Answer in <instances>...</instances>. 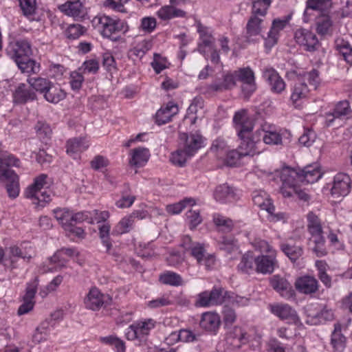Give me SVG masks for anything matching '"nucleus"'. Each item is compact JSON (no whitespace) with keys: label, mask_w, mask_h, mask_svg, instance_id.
<instances>
[{"label":"nucleus","mask_w":352,"mask_h":352,"mask_svg":"<svg viewBox=\"0 0 352 352\" xmlns=\"http://www.w3.org/2000/svg\"><path fill=\"white\" fill-rule=\"evenodd\" d=\"M316 138V133L309 129H305L304 133L300 136L299 143L305 146H310L315 142Z\"/></svg>","instance_id":"59"},{"label":"nucleus","mask_w":352,"mask_h":352,"mask_svg":"<svg viewBox=\"0 0 352 352\" xmlns=\"http://www.w3.org/2000/svg\"><path fill=\"white\" fill-rule=\"evenodd\" d=\"M134 221L131 217V214L122 218L118 223L114 227L113 230V234L120 235L124 233H127L131 229L133 225Z\"/></svg>","instance_id":"47"},{"label":"nucleus","mask_w":352,"mask_h":352,"mask_svg":"<svg viewBox=\"0 0 352 352\" xmlns=\"http://www.w3.org/2000/svg\"><path fill=\"white\" fill-rule=\"evenodd\" d=\"M335 47L344 60L352 65V47L349 43L342 38H337L335 41Z\"/></svg>","instance_id":"37"},{"label":"nucleus","mask_w":352,"mask_h":352,"mask_svg":"<svg viewBox=\"0 0 352 352\" xmlns=\"http://www.w3.org/2000/svg\"><path fill=\"white\" fill-rule=\"evenodd\" d=\"M175 4L170 6H164L162 7L157 12V15L162 20H169L175 17H184L186 12L179 8L175 7Z\"/></svg>","instance_id":"30"},{"label":"nucleus","mask_w":352,"mask_h":352,"mask_svg":"<svg viewBox=\"0 0 352 352\" xmlns=\"http://www.w3.org/2000/svg\"><path fill=\"white\" fill-rule=\"evenodd\" d=\"M5 256L7 260H9L12 264L16 262L19 258H27L28 259H30L31 258V256H27L26 255H25L21 251V250L18 246L16 245L9 247L7 250V254H5Z\"/></svg>","instance_id":"55"},{"label":"nucleus","mask_w":352,"mask_h":352,"mask_svg":"<svg viewBox=\"0 0 352 352\" xmlns=\"http://www.w3.org/2000/svg\"><path fill=\"white\" fill-rule=\"evenodd\" d=\"M254 248L261 252L268 254L276 253V251L270 246V245L265 240L261 239H255L252 242Z\"/></svg>","instance_id":"64"},{"label":"nucleus","mask_w":352,"mask_h":352,"mask_svg":"<svg viewBox=\"0 0 352 352\" xmlns=\"http://www.w3.org/2000/svg\"><path fill=\"white\" fill-rule=\"evenodd\" d=\"M255 260L256 257L253 256L252 253L250 252L245 253L242 256L241 261L237 266L238 270L244 274H252L254 272H256Z\"/></svg>","instance_id":"36"},{"label":"nucleus","mask_w":352,"mask_h":352,"mask_svg":"<svg viewBox=\"0 0 352 352\" xmlns=\"http://www.w3.org/2000/svg\"><path fill=\"white\" fill-rule=\"evenodd\" d=\"M322 176V173L317 164L306 166L303 170L298 172V179L300 182L312 184L317 182Z\"/></svg>","instance_id":"22"},{"label":"nucleus","mask_w":352,"mask_h":352,"mask_svg":"<svg viewBox=\"0 0 352 352\" xmlns=\"http://www.w3.org/2000/svg\"><path fill=\"white\" fill-rule=\"evenodd\" d=\"M150 157L148 148L139 147L131 151L129 164L131 166L140 167L147 162Z\"/></svg>","instance_id":"27"},{"label":"nucleus","mask_w":352,"mask_h":352,"mask_svg":"<svg viewBox=\"0 0 352 352\" xmlns=\"http://www.w3.org/2000/svg\"><path fill=\"white\" fill-rule=\"evenodd\" d=\"M198 31L200 34V39L201 43L199 44V51L201 54L205 53L204 47H210L214 42V38L212 34L208 31L207 28L203 26H199Z\"/></svg>","instance_id":"45"},{"label":"nucleus","mask_w":352,"mask_h":352,"mask_svg":"<svg viewBox=\"0 0 352 352\" xmlns=\"http://www.w3.org/2000/svg\"><path fill=\"white\" fill-rule=\"evenodd\" d=\"M233 121L239 138H248L249 135H251L254 125L248 118L245 110L236 112Z\"/></svg>","instance_id":"10"},{"label":"nucleus","mask_w":352,"mask_h":352,"mask_svg":"<svg viewBox=\"0 0 352 352\" xmlns=\"http://www.w3.org/2000/svg\"><path fill=\"white\" fill-rule=\"evenodd\" d=\"M221 320L214 312H206L202 314L200 326L206 331L215 332L219 327Z\"/></svg>","instance_id":"25"},{"label":"nucleus","mask_w":352,"mask_h":352,"mask_svg":"<svg viewBox=\"0 0 352 352\" xmlns=\"http://www.w3.org/2000/svg\"><path fill=\"white\" fill-rule=\"evenodd\" d=\"M156 322L152 318L139 320L131 324L126 331L129 340H142L155 328Z\"/></svg>","instance_id":"5"},{"label":"nucleus","mask_w":352,"mask_h":352,"mask_svg":"<svg viewBox=\"0 0 352 352\" xmlns=\"http://www.w3.org/2000/svg\"><path fill=\"white\" fill-rule=\"evenodd\" d=\"M346 338L341 333V326L334 325V331L331 334V343L335 352H342L345 348Z\"/></svg>","instance_id":"35"},{"label":"nucleus","mask_w":352,"mask_h":352,"mask_svg":"<svg viewBox=\"0 0 352 352\" xmlns=\"http://www.w3.org/2000/svg\"><path fill=\"white\" fill-rule=\"evenodd\" d=\"M86 31L85 28L80 24H71L65 30V34L69 39H76Z\"/></svg>","instance_id":"56"},{"label":"nucleus","mask_w":352,"mask_h":352,"mask_svg":"<svg viewBox=\"0 0 352 352\" xmlns=\"http://www.w3.org/2000/svg\"><path fill=\"white\" fill-rule=\"evenodd\" d=\"M110 229L111 226L109 223H104L98 226L100 237L107 250H109L112 246L109 241Z\"/></svg>","instance_id":"57"},{"label":"nucleus","mask_w":352,"mask_h":352,"mask_svg":"<svg viewBox=\"0 0 352 352\" xmlns=\"http://www.w3.org/2000/svg\"><path fill=\"white\" fill-rule=\"evenodd\" d=\"M256 133L262 137L263 142L270 145H278L282 144V136L276 131L270 129L267 125L262 126L261 129L258 130Z\"/></svg>","instance_id":"26"},{"label":"nucleus","mask_w":352,"mask_h":352,"mask_svg":"<svg viewBox=\"0 0 352 352\" xmlns=\"http://www.w3.org/2000/svg\"><path fill=\"white\" fill-rule=\"evenodd\" d=\"M190 157L187 155L183 148L179 146V148L172 153L170 160L174 165L182 167L185 165L188 158Z\"/></svg>","instance_id":"53"},{"label":"nucleus","mask_w":352,"mask_h":352,"mask_svg":"<svg viewBox=\"0 0 352 352\" xmlns=\"http://www.w3.org/2000/svg\"><path fill=\"white\" fill-rule=\"evenodd\" d=\"M240 139L241 140V142L239 148L241 151L242 155L245 156H254V155L259 154L261 153L259 147L262 143L259 140H254L250 138V135H249L248 138Z\"/></svg>","instance_id":"24"},{"label":"nucleus","mask_w":352,"mask_h":352,"mask_svg":"<svg viewBox=\"0 0 352 352\" xmlns=\"http://www.w3.org/2000/svg\"><path fill=\"white\" fill-rule=\"evenodd\" d=\"M351 112L349 103L346 100L339 102L335 109L332 115L335 118H340L341 116H346Z\"/></svg>","instance_id":"61"},{"label":"nucleus","mask_w":352,"mask_h":352,"mask_svg":"<svg viewBox=\"0 0 352 352\" xmlns=\"http://www.w3.org/2000/svg\"><path fill=\"white\" fill-rule=\"evenodd\" d=\"M24 15L32 16L35 14L36 9V0H18Z\"/></svg>","instance_id":"58"},{"label":"nucleus","mask_w":352,"mask_h":352,"mask_svg":"<svg viewBox=\"0 0 352 352\" xmlns=\"http://www.w3.org/2000/svg\"><path fill=\"white\" fill-rule=\"evenodd\" d=\"M270 283L273 289L278 292L282 297L287 299L293 297L294 290L286 279L278 276H274L271 279Z\"/></svg>","instance_id":"20"},{"label":"nucleus","mask_w":352,"mask_h":352,"mask_svg":"<svg viewBox=\"0 0 352 352\" xmlns=\"http://www.w3.org/2000/svg\"><path fill=\"white\" fill-rule=\"evenodd\" d=\"M234 190L227 184L217 186L214 192V199L221 202L231 201L235 199Z\"/></svg>","instance_id":"32"},{"label":"nucleus","mask_w":352,"mask_h":352,"mask_svg":"<svg viewBox=\"0 0 352 352\" xmlns=\"http://www.w3.org/2000/svg\"><path fill=\"white\" fill-rule=\"evenodd\" d=\"M202 144L203 138L198 133H183L179 134V146L183 148L187 155L190 156H193L201 148Z\"/></svg>","instance_id":"9"},{"label":"nucleus","mask_w":352,"mask_h":352,"mask_svg":"<svg viewBox=\"0 0 352 352\" xmlns=\"http://www.w3.org/2000/svg\"><path fill=\"white\" fill-rule=\"evenodd\" d=\"M296 42L305 47L309 52H314L319 46V41L316 35L309 30L300 28L294 34Z\"/></svg>","instance_id":"11"},{"label":"nucleus","mask_w":352,"mask_h":352,"mask_svg":"<svg viewBox=\"0 0 352 352\" xmlns=\"http://www.w3.org/2000/svg\"><path fill=\"white\" fill-rule=\"evenodd\" d=\"M43 96L47 102L56 104L66 97V93L59 86L52 83Z\"/></svg>","instance_id":"33"},{"label":"nucleus","mask_w":352,"mask_h":352,"mask_svg":"<svg viewBox=\"0 0 352 352\" xmlns=\"http://www.w3.org/2000/svg\"><path fill=\"white\" fill-rule=\"evenodd\" d=\"M35 92L24 84H21L15 90L14 100L17 103H25L28 100L36 99Z\"/></svg>","instance_id":"31"},{"label":"nucleus","mask_w":352,"mask_h":352,"mask_svg":"<svg viewBox=\"0 0 352 352\" xmlns=\"http://www.w3.org/2000/svg\"><path fill=\"white\" fill-rule=\"evenodd\" d=\"M289 17L285 19H274L271 30L268 32L267 38L265 39V45L267 47L274 46L278 41V33L288 23Z\"/></svg>","instance_id":"23"},{"label":"nucleus","mask_w":352,"mask_h":352,"mask_svg":"<svg viewBox=\"0 0 352 352\" xmlns=\"http://www.w3.org/2000/svg\"><path fill=\"white\" fill-rule=\"evenodd\" d=\"M59 10L67 16L81 19L85 14L82 0H67L58 6Z\"/></svg>","instance_id":"16"},{"label":"nucleus","mask_w":352,"mask_h":352,"mask_svg":"<svg viewBox=\"0 0 352 352\" xmlns=\"http://www.w3.org/2000/svg\"><path fill=\"white\" fill-rule=\"evenodd\" d=\"M263 77L270 85L272 92L280 94L285 90V82L274 68L268 67L264 68Z\"/></svg>","instance_id":"13"},{"label":"nucleus","mask_w":352,"mask_h":352,"mask_svg":"<svg viewBox=\"0 0 352 352\" xmlns=\"http://www.w3.org/2000/svg\"><path fill=\"white\" fill-rule=\"evenodd\" d=\"M308 92V87L305 82H296L291 99L294 102H296L299 100L306 98Z\"/></svg>","instance_id":"51"},{"label":"nucleus","mask_w":352,"mask_h":352,"mask_svg":"<svg viewBox=\"0 0 352 352\" xmlns=\"http://www.w3.org/2000/svg\"><path fill=\"white\" fill-rule=\"evenodd\" d=\"M210 292L211 305H221L227 302L228 292L221 287L214 288Z\"/></svg>","instance_id":"46"},{"label":"nucleus","mask_w":352,"mask_h":352,"mask_svg":"<svg viewBox=\"0 0 352 352\" xmlns=\"http://www.w3.org/2000/svg\"><path fill=\"white\" fill-rule=\"evenodd\" d=\"M20 160L14 155L0 151V181L7 182L6 190L11 198L19 194V176L10 169L11 166L19 167Z\"/></svg>","instance_id":"1"},{"label":"nucleus","mask_w":352,"mask_h":352,"mask_svg":"<svg viewBox=\"0 0 352 352\" xmlns=\"http://www.w3.org/2000/svg\"><path fill=\"white\" fill-rule=\"evenodd\" d=\"M195 201L192 198H186L177 203L166 206V211L171 214H177L180 213L186 206V205L193 206Z\"/></svg>","instance_id":"49"},{"label":"nucleus","mask_w":352,"mask_h":352,"mask_svg":"<svg viewBox=\"0 0 352 352\" xmlns=\"http://www.w3.org/2000/svg\"><path fill=\"white\" fill-rule=\"evenodd\" d=\"M296 289L301 294H312L318 290V282L311 276H303L296 279Z\"/></svg>","instance_id":"17"},{"label":"nucleus","mask_w":352,"mask_h":352,"mask_svg":"<svg viewBox=\"0 0 352 352\" xmlns=\"http://www.w3.org/2000/svg\"><path fill=\"white\" fill-rule=\"evenodd\" d=\"M179 111L177 105L173 102H168L165 107H161L155 114L157 124L161 125L170 122L172 118Z\"/></svg>","instance_id":"19"},{"label":"nucleus","mask_w":352,"mask_h":352,"mask_svg":"<svg viewBox=\"0 0 352 352\" xmlns=\"http://www.w3.org/2000/svg\"><path fill=\"white\" fill-rule=\"evenodd\" d=\"M253 201L263 210H265L269 214H273L275 208L272 203V200L265 192H257L253 196Z\"/></svg>","instance_id":"38"},{"label":"nucleus","mask_w":352,"mask_h":352,"mask_svg":"<svg viewBox=\"0 0 352 352\" xmlns=\"http://www.w3.org/2000/svg\"><path fill=\"white\" fill-rule=\"evenodd\" d=\"M47 327L45 323H42L38 327L32 336V341L36 344L41 342L47 339Z\"/></svg>","instance_id":"63"},{"label":"nucleus","mask_w":352,"mask_h":352,"mask_svg":"<svg viewBox=\"0 0 352 352\" xmlns=\"http://www.w3.org/2000/svg\"><path fill=\"white\" fill-rule=\"evenodd\" d=\"M28 82L32 89L43 94V95L52 83L49 80L41 77L28 78Z\"/></svg>","instance_id":"43"},{"label":"nucleus","mask_w":352,"mask_h":352,"mask_svg":"<svg viewBox=\"0 0 352 352\" xmlns=\"http://www.w3.org/2000/svg\"><path fill=\"white\" fill-rule=\"evenodd\" d=\"M235 76L242 83L241 90L245 97L249 98L256 89L254 72L249 67L240 68L235 71Z\"/></svg>","instance_id":"7"},{"label":"nucleus","mask_w":352,"mask_h":352,"mask_svg":"<svg viewBox=\"0 0 352 352\" xmlns=\"http://www.w3.org/2000/svg\"><path fill=\"white\" fill-rule=\"evenodd\" d=\"M331 0H307V9L324 10L331 6Z\"/></svg>","instance_id":"60"},{"label":"nucleus","mask_w":352,"mask_h":352,"mask_svg":"<svg viewBox=\"0 0 352 352\" xmlns=\"http://www.w3.org/2000/svg\"><path fill=\"white\" fill-rule=\"evenodd\" d=\"M280 250L292 262H295L303 254V249L301 246L291 245L287 243H282Z\"/></svg>","instance_id":"42"},{"label":"nucleus","mask_w":352,"mask_h":352,"mask_svg":"<svg viewBox=\"0 0 352 352\" xmlns=\"http://www.w3.org/2000/svg\"><path fill=\"white\" fill-rule=\"evenodd\" d=\"M249 301L250 300L248 298L236 295L232 292H228L227 303L232 304L237 307H245L249 304Z\"/></svg>","instance_id":"62"},{"label":"nucleus","mask_w":352,"mask_h":352,"mask_svg":"<svg viewBox=\"0 0 352 352\" xmlns=\"http://www.w3.org/2000/svg\"><path fill=\"white\" fill-rule=\"evenodd\" d=\"M316 32L319 35H331L333 22L327 14H321L316 18Z\"/></svg>","instance_id":"29"},{"label":"nucleus","mask_w":352,"mask_h":352,"mask_svg":"<svg viewBox=\"0 0 352 352\" xmlns=\"http://www.w3.org/2000/svg\"><path fill=\"white\" fill-rule=\"evenodd\" d=\"M94 29L104 37L116 41L118 34L125 31L124 21L106 15H98L91 21Z\"/></svg>","instance_id":"3"},{"label":"nucleus","mask_w":352,"mask_h":352,"mask_svg":"<svg viewBox=\"0 0 352 352\" xmlns=\"http://www.w3.org/2000/svg\"><path fill=\"white\" fill-rule=\"evenodd\" d=\"M47 175L41 174L34 179V183L25 192L27 198L32 199L34 204L41 207L51 200V193L47 182Z\"/></svg>","instance_id":"4"},{"label":"nucleus","mask_w":352,"mask_h":352,"mask_svg":"<svg viewBox=\"0 0 352 352\" xmlns=\"http://www.w3.org/2000/svg\"><path fill=\"white\" fill-rule=\"evenodd\" d=\"M219 245L220 250L225 251L228 254L239 252L236 241L232 237L223 236Z\"/></svg>","instance_id":"50"},{"label":"nucleus","mask_w":352,"mask_h":352,"mask_svg":"<svg viewBox=\"0 0 352 352\" xmlns=\"http://www.w3.org/2000/svg\"><path fill=\"white\" fill-rule=\"evenodd\" d=\"M213 221L216 226H217L220 230L226 232H230L233 227L234 223L232 219L226 218L220 214L214 216Z\"/></svg>","instance_id":"52"},{"label":"nucleus","mask_w":352,"mask_h":352,"mask_svg":"<svg viewBox=\"0 0 352 352\" xmlns=\"http://www.w3.org/2000/svg\"><path fill=\"white\" fill-rule=\"evenodd\" d=\"M15 63L22 73L36 74L40 70L39 64H37L35 60L31 59L30 56H27L26 58H23Z\"/></svg>","instance_id":"41"},{"label":"nucleus","mask_w":352,"mask_h":352,"mask_svg":"<svg viewBox=\"0 0 352 352\" xmlns=\"http://www.w3.org/2000/svg\"><path fill=\"white\" fill-rule=\"evenodd\" d=\"M84 303L87 309L98 310L104 304V296L97 288L93 287L85 296Z\"/></svg>","instance_id":"21"},{"label":"nucleus","mask_w":352,"mask_h":352,"mask_svg":"<svg viewBox=\"0 0 352 352\" xmlns=\"http://www.w3.org/2000/svg\"><path fill=\"white\" fill-rule=\"evenodd\" d=\"M53 213L56 219L61 224L65 229L70 228L72 224V211L67 208H56L53 210Z\"/></svg>","instance_id":"39"},{"label":"nucleus","mask_w":352,"mask_h":352,"mask_svg":"<svg viewBox=\"0 0 352 352\" xmlns=\"http://www.w3.org/2000/svg\"><path fill=\"white\" fill-rule=\"evenodd\" d=\"M227 341L233 347L239 348L241 344L248 341L247 333L239 327H234L233 331L227 337Z\"/></svg>","instance_id":"34"},{"label":"nucleus","mask_w":352,"mask_h":352,"mask_svg":"<svg viewBox=\"0 0 352 352\" xmlns=\"http://www.w3.org/2000/svg\"><path fill=\"white\" fill-rule=\"evenodd\" d=\"M311 243L314 244L312 251L318 257H322L327 254L325 247V239L322 234L311 235L309 239Z\"/></svg>","instance_id":"40"},{"label":"nucleus","mask_w":352,"mask_h":352,"mask_svg":"<svg viewBox=\"0 0 352 352\" xmlns=\"http://www.w3.org/2000/svg\"><path fill=\"white\" fill-rule=\"evenodd\" d=\"M160 280L164 284L173 286H179L183 284L182 276L173 272H167L160 275Z\"/></svg>","instance_id":"48"},{"label":"nucleus","mask_w":352,"mask_h":352,"mask_svg":"<svg viewBox=\"0 0 352 352\" xmlns=\"http://www.w3.org/2000/svg\"><path fill=\"white\" fill-rule=\"evenodd\" d=\"M270 311L282 320L289 324H297L300 322L296 310L285 303H276L270 305Z\"/></svg>","instance_id":"8"},{"label":"nucleus","mask_w":352,"mask_h":352,"mask_svg":"<svg viewBox=\"0 0 352 352\" xmlns=\"http://www.w3.org/2000/svg\"><path fill=\"white\" fill-rule=\"evenodd\" d=\"M257 15L252 14L246 25L245 38L248 43L256 41V36L261 34L262 30L263 19Z\"/></svg>","instance_id":"18"},{"label":"nucleus","mask_w":352,"mask_h":352,"mask_svg":"<svg viewBox=\"0 0 352 352\" xmlns=\"http://www.w3.org/2000/svg\"><path fill=\"white\" fill-rule=\"evenodd\" d=\"M88 147L84 138H74L67 142V153L74 159L78 157V154Z\"/></svg>","instance_id":"28"},{"label":"nucleus","mask_w":352,"mask_h":352,"mask_svg":"<svg viewBox=\"0 0 352 352\" xmlns=\"http://www.w3.org/2000/svg\"><path fill=\"white\" fill-rule=\"evenodd\" d=\"M188 252L197 260L198 264L205 265L207 269H210L214 264V257L206 252L204 244L195 243Z\"/></svg>","instance_id":"14"},{"label":"nucleus","mask_w":352,"mask_h":352,"mask_svg":"<svg viewBox=\"0 0 352 352\" xmlns=\"http://www.w3.org/2000/svg\"><path fill=\"white\" fill-rule=\"evenodd\" d=\"M6 54L14 62H17L32 54L30 43L26 39H19L9 43L6 49Z\"/></svg>","instance_id":"6"},{"label":"nucleus","mask_w":352,"mask_h":352,"mask_svg":"<svg viewBox=\"0 0 352 352\" xmlns=\"http://www.w3.org/2000/svg\"><path fill=\"white\" fill-rule=\"evenodd\" d=\"M351 190V178L345 173H340L333 178L331 195L338 199L346 196Z\"/></svg>","instance_id":"12"},{"label":"nucleus","mask_w":352,"mask_h":352,"mask_svg":"<svg viewBox=\"0 0 352 352\" xmlns=\"http://www.w3.org/2000/svg\"><path fill=\"white\" fill-rule=\"evenodd\" d=\"M282 186L280 187V192L285 197H290L296 195L298 198L304 201L309 199V195L300 189L298 186V171L286 167L283 168L280 174Z\"/></svg>","instance_id":"2"},{"label":"nucleus","mask_w":352,"mask_h":352,"mask_svg":"<svg viewBox=\"0 0 352 352\" xmlns=\"http://www.w3.org/2000/svg\"><path fill=\"white\" fill-rule=\"evenodd\" d=\"M271 3L272 0H254L252 2V14L264 16Z\"/></svg>","instance_id":"54"},{"label":"nucleus","mask_w":352,"mask_h":352,"mask_svg":"<svg viewBox=\"0 0 352 352\" xmlns=\"http://www.w3.org/2000/svg\"><path fill=\"white\" fill-rule=\"evenodd\" d=\"M277 263L276 253L269 255H259L256 257L255 269L256 272L262 274H272Z\"/></svg>","instance_id":"15"},{"label":"nucleus","mask_w":352,"mask_h":352,"mask_svg":"<svg viewBox=\"0 0 352 352\" xmlns=\"http://www.w3.org/2000/svg\"><path fill=\"white\" fill-rule=\"evenodd\" d=\"M307 228L311 235L323 234L320 219L313 212L307 214Z\"/></svg>","instance_id":"44"}]
</instances>
